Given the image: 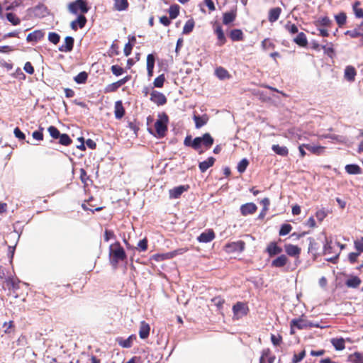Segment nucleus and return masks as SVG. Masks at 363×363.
Here are the masks:
<instances>
[{"instance_id":"51","label":"nucleus","mask_w":363,"mask_h":363,"mask_svg":"<svg viewBox=\"0 0 363 363\" xmlns=\"http://www.w3.org/2000/svg\"><path fill=\"white\" fill-rule=\"evenodd\" d=\"M60 138V143L63 145H69L72 143V140L67 134H61L60 136L58 138Z\"/></svg>"},{"instance_id":"32","label":"nucleus","mask_w":363,"mask_h":363,"mask_svg":"<svg viewBox=\"0 0 363 363\" xmlns=\"http://www.w3.org/2000/svg\"><path fill=\"white\" fill-rule=\"evenodd\" d=\"M128 7L127 0H114V9L118 11H125Z\"/></svg>"},{"instance_id":"43","label":"nucleus","mask_w":363,"mask_h":363,"mask_svg":"<svg viewBox=\"0 0 363 363\" xmlns=\"http://www.w3.org/2000/svg\"><path fill=\"white\" fill-rule=\"evenodd\" d=\"M194 25H195V23H194V21L192 18L188 20L185 23L184 26L183 28V33L184 34H189V33H191L193 30L194 28Z\"/></svg>"},{"instance_id":"8","label":"nucleus","mask_w":363,"mask_h":363,"mask_svg":"<svg viewBox=\"0 0 363 363\" xmlns=\"http://www.w3.org/2000/svg\"><path fill=\"white\" fill-rule=\"evenodd\" d=\"M86 21V18L84 15H78L77 18L70 23V27L73 30L76 31L79 28H83Z\"/></svg>"},{"instance_id":"35","label":"nucleus","mask_w":363,"mask_h":363,"mask_svg":"<svg viewBox=\"0 0 363 363\" xmlns=\"http://www.w3.org/2000/svg\"><path fill=\"white\" fill-rule=\"evenodd\" d=\"M230 38L233 41H239L242 40L243 33L240 29H233L230 31Z\"/></svg>"},{"instance_id":"58","label":"nucleus","mask_w":363,"mask_h":363,"mask_svg":"<svg viewBox=\"0 0 363 363\" xmlns=\"http://www.w3.org/2000/svg\"><path fill=\"white\" fill-rule=\"evenodd\" d=\"M318 24L323 26H328L331 23V21L330 18L327 16H324L322 18H320L318 21Z\"/></svg>"},{"instance_id":"36","label":"nucleus","mask_w":363,"mask_h":363,"mask_svg":"<svg viewBox=\"0 0 363 363\" xmlns=\"http://www.w3.org/2000/svg\"><path fill=\"white\" fill-rule=\"evenodd\" d=\"M304 147L306 149H307L311 152L315 154V155H320L323 150V147L320 145H315L311 144H306L304 145Z\"/></svg>"},{"instance_id":"17","label":"nucleus","mask_w":363,"mask_h":363,"mask_svg":"<svg viewBox=\"0 0 363 363\" xmlns=\"http://www.w3.org/2000/svg\"><path fill=\"white\" fill-rule=\"evenodd\" d=\"M44 37V33L40 30H36L27 35L28 42H38Z\"/></svg>"},{"instance_id":"33","label":"nucleus","mask_w":363,"mask_h":363,"mask_svg":"<svg viewBox=\"0 0 363 363\" xmlns=\"http://www.w3.org/2000/svg\"><path fill=\"white\" fill-rule=\"evenodd\" d=\"M272 150L277 155L281 156H286L289 153L288 148L286 146H280L279 145H273Z\"/></svg>"},{"instance_id":"18","label":"nucleus","mask_w":363,"mask_h":363,"mask_svg":"<svg viewBox=\"0 0 363 363\" xmlns=\"http://www.w3.org/2000/svg\"><path fill=\"white\" fill-rule=\"evenodd\" d=\"M216 159L213 157H208L206 160L199 162V167L201 172H205L209 167L214 164Z\"/></svg>"},{"instance_id":"44","label":"nucleus","mask_w":363,"mask_h":363,"mask_svg":"<svg viewBox=\"0 0 363 363\" xmlns=\"http://www.w3.org/2000/svg\"><path fill=\"white\" fill-rule=\"evenodd\" d=\"M249 161L246 158L242 159L238 164V172L240 173H243L246 170Z\"/></svg>"},{"instance_id":"49","label":"nucleus","mask_w":363,"mask_h":363,"mask_svg":"<svg viewBox=\"0 0 363 363\" xmlns=\"http://www.w3.org/2000/svg\"><path fill=\"white\" fill-rule=\"evenodd\" d=\"M155 58L152 54L147 56V69H154Z\"/></svg>"},{"instance_id":"9","label":"nucleus","mask_w":363,"mask_h":363,"mask_svg":"<svg viewBox=\"0 0 363 363\" xmlns=\"http://www.w3.org/2000/svg\"><path fill=\"white\" fill-rule=\"evenodd\" d=\"M135 340L136 336L135 335H131L126 339H124L121 337H117L116 342L121 347L123 348H130L132 347L133 341Z\"/></svg>"},{"instance_id":"25","label":"nucleus","mask_w":363,"mask_h":363,"mask_svg":"<svg viewBox=\"0 0 363 363\" xmlns=\"http://www.w3.org/2000/svg\"><path fill=\"white\" fill-rule=\"evenodd\" d=\"M281 9L279 7L273 8L269 11L268 19L271 23L277 21L281 14Z\"/></svg>"},{"instance_id":"52","label":"nucleus","mask_w":363,"mask_h":363,"mask_svg":"<svg viewBox=\"0 0 363 363\" xmlns=\"http://www.w3.org/2000/svg\"><path fill=\"white\" fill-rule=\"evenodd\" d=\"M285 28L286 30H288L291 34H295L298 32V27L291 22H287V23L285 25Z\"/></svg>"},{"instance_id":"5","label":"nucleus","mask_w":363,"mask_h":363,"mask_svg":"<svg viewBox=\"0 0 363 363\" xmlns=\"http://www.w3.org/2000/svg\"><path fill=\"white\" fill-rule=\"evenodd\" d=\"M168 121L167 116L166 115L164 116V118L157 120L155 123V128L157 136L159 138H162L165 135V133L167 130V123Z\"/></svg>"},{"instance_id":"48","label":"nucleus","mask_w":363,"mask_h":363,"mask_svg":"<svg viewBox=\"0 0 363 363\" xmlns=\"http://www.w3.org/2000/svg\"><path fill=\"white\" fill-rule=\"evenodd\" d=\"M350 358L352 363H363V355L360 352H354Z\"/></svg>"},{"instance_id":"45","label":"nucleus","mask_w":363,"mask_h":363,"mask_svg":"<svg viewBox=\"0 0 363 363\" xmlns=\"http://www.w3.org/2000/svg\"><path fill=\"white\" fill-rule=\"evenodd\" d=\"M60 36L57 33L50 32L48 33V40L54 45H57L60 42Z\"/></svg>"},{"instance_id":"14","label":"nucleus","mask_w":363,"mask_h":363,"mask_svg":"<svg viewBox=\"0 0 363 363\" xmlns=\"http://www.w3.org/2000/svg\"><path fill=\"white\" fill-rule=\"evenodd\" d=\"M284 250L286 253L291 257H298L301 250L299 247L291 244H286Z\"/></svg>"},{"instance_id":"7","label":"nucleus","mask_w":363,"mask_h":363,"mask_svg":"<svg viewBox=\"0 0 363 363\" xmlns=\"http://www.w3.org/2000/svg\"><path fill=\"white\" fill-rule=\"evenodd\" d=\"M150 100L158 106H162L166 104V96L157 91H152L150 94Z\"/></svg>"},{"instance_id":"59","label":"nucleus","mask_w":363,"mask_h":363,"mask_svg":"<svg viewBox=\"0 0 363 363\" xmlns=\"http://www.w3.org/2000/svg\"><path fill=\"white\" fill-rule=\"evenodd\" d=\"M305 355H306L305 351L301 352L298 354H295L294 355L292 362L298 363V362H301L304 358Z\"/></svg>"},{"instance_id":"64","label":"nucleus","mask_w":363,"mask_h":363,"mask_svg":"<svg viewBox=\"0 0 363 363\" xmlns=\"http://www.w3.org/2000/svg\"><path fill=\"white\" fill-rule=\"evenodd\" d=\"M322 48L324 50V52L329 56H331L334 52V50L333 48V45L331 43L330 44V45H323Z\"/></svg>"},{"instance_id":"12","label":"nucleus","mask_w":363,"mask_h":363,"mask_svg":"<svg viewBox=\"0 0 363 363\" xmlns=\"http://www.w3.org/2000/svg\"><path fill=\"white\" fill-rule=\"evenodd\" d=\"M74 38L67 36L65 39V44L59 47V50L63 52H68L72 50L74 46Z\"/></svg>"},{"instance_id":"29","label":"nucleus","mask_w":363,"mask_h":363,"mask_svg":"<svg viewBox=\"0 0 363 363\" xmlns=\"http://www.w3.org/2000/svg\"><path fill=\"white\" fill-rule=\"evenodd\" d=\"M201 145H203L207 149L210 148L213 144L214 140L209 133L203 134V136L201 137Z\"/></svg>"},{"instance_id":"61","label":"nucleus","mask_w":363,"mask_h":363,"mask_svg":"<svg viewBox=\"0 0 363 363\" xmlns=\"http://www.w3.org/2000/svg\"><path fill=\"white\" fill-rule=\"evenodd\" d=\"M281 340L282 338L280 335H275L273 334L271 335V341L275 346L279 345L281 342Z\"/></svg>"},{"instance_id":"22","label":"nucleus","mask_w":363,"mask_h":363,"mask_svg":"<svg viewBox=\"0 0 363 363\" xmlns=\"http://www.w3.org/2000/svg\"><path fill=\"white\" fill-rule=\"evenodd\" d=\"M357 72L354 67L347 66L345 69V78L349 82H353L355 79Z\"/></svg>"},{"instance_id":"47","label":"nucleus","mask_w":363,"mask_h":363,"mask_svg":"<svg viewBox=\"0 0 363 363\" xmlns=\"http://www.w3.org/2000/svg\"><path fill=\"white\" fill-rule=\"evenodd\" d=\"M165 81V77L164 74H160L157 78L155 79L153 84L157 88H161L163 86L164 82Z\"/></svg>"},{"instance_id":"63","label":"nucleus","mask_w":363,"mask_h":363,"mask_svg":"<svg viewBox=\"0 0 363 363\" xmlns=\"http://www.w3.org/2000/svg\"><path fill=\"white\" fill-rule=\"evenodd\" d=\"M315 216L318 220L322 221L327 216V213L324 209H320L316 212Z\"/></svg>"},{"instance_id":"21","label":"nucleus","mask_w":363,"mask_h":363,"mask_svg":"<svg viewBox=\"0 0 363 363\" xmlns=\"http://www.w3.org/2000/svg\"><path fill=\"white\" fill-rule=\"evenodd\" d=\"M267 252L270 257H272L280 254L282 252V249L276 242H270L267 247Z\"/></svg>"},{"instance_id":"60","label":"nucleus","mask_w":363,"mask_h":363,"mask_svg":"<svg viewBox=\"0 0 363 363\" xmlns=\"http://www.w3.org/2000/svg\"><path fill=\"white\" fill-rule=\"evenodd\" d=\"M212 303L218 308H221L224 303V299L220 297H215L211 299Z\"/></svg>"},{"instance_id":"39","label":"nucleus","mask_w":363,"mask_h":363,"mask_svg":"<svg viewBox=\"0 0 363 363\" xmlns=\"http://www.w3.org/2000/svg\"><path fill=\"white\" fill-rule=\"evenodd\" d=\"M361 284V279L357 277H353L346 281V285L350 288H357Z\"/></svg>"},{"instance_id":"55","label":"nucleus","mask_w":363,"mask_h":363,"mask_svg":"<svg viewBox=\"0 0 363 363\" xmlns=\"http://www.w3.org/2000/svg\"><path fill=\"white\" fill-rule=\"evenodd\" d=\"M354 247L358 251V252H363V237H361L359 239H357L354 242Z\"/></svg>"},{"instance_id":"1","label":"nucleus","mask_w":363,"mask_h":363,"mask_svg":"<svg viewBox=\"0 0 363 363\" xmlns=\"http://www.w3.org/2000/svg\"><path fill=\"white\" fill-rule=\"evenodd\" d=\"M126 253L118 242L109 246V261L111 266L116 269L119 262L126 259Z\"/></svg>"},{"instance_id":"50","label":"nucleus","mask_w":363,"mask_h":363,"mask_svg":"<svg viewBox=\"0 0 363 363\" xmlns=\"http://www.w3.org/2000/svg\"><path fill=\"white\" fill-rule=\"evenodd\" d=\"M323 252L325 255L331 254L333 252V246H332V240H328L327 238L325 240V243L323 246Z\"/></svg>"},{"instance_id":"42","label":"nucleus","mask_w":363,"mask_h":363,"mask_svg":"<svg viewBox=\"0 0 363 363\" xmlns=\"http://www.w3.org/2000/svg\"><path fill=\"white\" fill-rule=\"evenodd\" d=\"M88 78V74L86 72H81L74 77V80L77 84H84Z\"/></svg>"},{"instance_id":"10","label":"nucleus","mask_w":363,"mask_h":363,"mask_svg":"<svg viewBox=\"0 0 363 363\" xmlns=\"http://www.w3.org/2000/svg\"><path fill=\"white\" fill-rule=\"evenodd\" d=\"M275 356L272 354L271 350L269 348L264 349L259 359V363H274Z\"/></svg>"},{"instance_id":"56","label":"nucleus","mask_w":363,"mask_h":363,"mask_svg":"<svg viewBox=\"0 0 363 363\" xmlns=\"http://www.w3.org/2000/svg\"><path fill=\"white\" fill-rule=\"evenodd\" d=\"M201 146V137L195 138L191 143V147L196 150H199Z\"/></svg>"},{"instance_id":"41","label":"nucleus","mask_w":363,"mask_h":363,"mask_svg":"<svg viewBox=\"0 0 363 363\" xmlns=\"http://www.w3.org/2000/svg\"><path fill=\"white\" fill-rule=\"evenodd\" d=\"M335 19L339 26V27L343 26L346 23L347 16L344 12H340V13L335 16Z\"/></svg>"},{"instance_id":"30","label":"nucleus","mask_w":363,"mask_h":363,"mask_svg":"<svg viewBox=\"0 0 363 363\" xmlns=\"http://www.w3.org/2000/svg\"><path fill=\"white\" fill-rule=\"evenodd\" d=\"M236 18V12L235 11H231L230 12H226L223 13V23L225 25H228L233 21H235Z\"/></svg>"},{"instance_id":"46","label":"nucleus","mask_w":363,"mask_h":363,"mask_svg":"<svg viewBox=\"0 0 363 363\" xmlns=\"http://www.w3.org/2000/svg\"><path fill=\"white\" fill-rule=\"evenodd\" d=\"M7 20L11 22L13 26H17L20 23V19L13 13H8L6 14Z\"/></svg>"},{"instance_id":"16","label":"nucleus","mask_w":363,"mask_h":363,"mask_svg":"<svg viewBox=\"0 0 363 363\" xmlns=\"http://www.w3.org/2000/svg\"><path fill=\"white\" fill-rule=\"evenodd\" d=\"M257 206L253 203H247L243 204L240 207V211L242 215L247 216L252 214L257 211Z\"/></svg>"},{"instance_id":"31","label":"nucleus","mask_w":363,"mask_h":363,"mask_svg":"<svg viewBox=\"0 0 363 363\" xmlns=\"http://www.w3.org/2000/svg\"><path fill=\"white\" fill-rule=\"evenodd\" d=\"M215 74L218 79L221 80L229 79L230 77L228 72L222 67H219L216 69Z\"/></svg>"},{"instance_id":"23","label":"nucleus","mask_w":363,"mask_h":363,"mask_svg":"<svg viewBox=\"0 0 363 363\" xmlns=\"http://www.w3.org/2000/svg\"><path fill=\"white\" fill-rule=\"evenodd\" d=\"M214 32L216 34L217 38L218 40V45L221 46L225 44L226 38L225 37L222 27L220 25H217L215 28Z\"/></svg>"},{"instance_id":"28","label":"nucleus","mask_w":363,"mask_h":363,"mask_svg":"<svg viewBox=\"0 0 363 363\" xmlns=\"http://www.w3.org/2000/svg\"><path fill=\"white\" fill-rule=\"evenodd\" d=\"M294 41L301 47H306L308 44L306 35L303 32L298 33L297 36L294 38Z\"/></svg>"},{"instance_id":"37","label":"nucleus","mask_w":363,"mask_h":363,"mask_svg":"<svg viewBox=\"0 0 363 363\" xmlns=\"http://www.w3.org/2000/svg\"><path fill=\"white\" fill-rule=\"evenodd\" d=\"M345 170L350 174H361V168L357 164H347L345 166Z\"/></svg>"},{"instance_id":"2","label":"nucleus","mask_w":363,"mask_h":363,"mask_svg":"<svg viewBox=\"0 0 363 363\" xmlns=\"http://www.w3.org/2000/svg\"><path fill=\"white\" fill-rule=\"evenodd\" d=\"M86 0H75L67 5L68 11L74 15H84L89 11Z\"/></svg>"},{"instance_id":"20","label":"nucleus","mask_w":363,"mask_h":363,"mask_svg":"<svg viewBox=\"0 0 363 363\" xmlns=\"http://www.w3.org/2000/svg\"><path fill=\"white\" fill-rule=\"evenodd\" d=\"M193 119L195 122L196 128L199 129L207 123L208 117L206 115H203L201 116L194 115Z\"/></svg>"},{"instance_id":"54","label":"nucleus","mask_w":363,"mask_h":363,"mask_svg":"<svg viewBox=\"0 0 363 363\" xmlns=\"http://www.w3.org/2000/svg\"><path fill=\"white\" fill-rule=\"evenodd\" d=\"M292 227L290 224H284L281 225L280 230H279V235L283 236L289 234L290 231L291 230Z\"/></svg>"},{"instance_id":"15","label":"nucleus","mask_w":363,"mask_h":363,"mask_svg":"<svg viewBox=\"0 0 363 363\" xmlns=\"http://www.w3.org/2000/svg\"><path fill=\"white\" fill-rule=\"evenodd\" d=\"M215 238L214 232L212 230H206L202 233L197 238L199 242L207 243L213 240Z\"/></svg>"},{"instance_id":"27","label":"nucleus","mask_w":363,"mask_h":363,"mask_svg":"<svg viewBox=\"0 0 363 363\" xmlns=\"http://www.w3.org/2000/svg\"><path fill=\"white\" fill-rule=\"evenodd\" d=\"M129 79H130V77L129 76H126V77H123V79H121L118 82H116L115 83H113L111 85H109L108 88V91H116L120 86H121L122 85L125 84L127 82H128Z\"/></svg>"},{"instance_id":"3","label":"nucleus","mask_w":363,"mask_h":363,"mask_svg":"<svg viewBox=\"0 0 363 363\" xmlns=\"http://www.w3.org/2000/svg\"><path fill=\"white\" fill-rule=\"evenodd\" d=\"M313 326H315V325L312 324L309 321H308L306 319L303 318H294L291 320L290 323V327H291V334H294V328H296L298 330H303L308 328H311Z\"/></svg>"},{"instance_id":"38","label":"nucleus","mask_w":363,"mask_h":363,"mask_svg":"<svg viewBox=\"0 0 363 363\" xmlns=\"http://www.w3.org/2000/svg\"><path fill=\"white\" fill-rule=\"evenodd\" d=\"M361 3L360 1H355L352 5V9L354 13L355 16L358 18H363V9L359 8Z\"/></svg>"},{"instance_id":"13","label":"nucleus","mask_w":363,"mask_h":363,"mask_svg":"<svg viewBox=\"0 0 363 363\" xmlns=\"http://www.w3.org/2000/svg\"><path fill=\"white\" fill-rule=\"evenodd\" d=\"M188 189V186L181 185L176 186L169 190V198L177 199L179 198L185 191Z\"/></svg>"},{"instance_id":"40","label":"nucleus","mask_w":363,"mask_h":363,"mask_svg":"<svg viewBox=\"0 0 363 363\" xmlns=\"http://www.w3.org/2000/svg\"><path fill=\"white\" fill-rule=\"evenodd\" d=\"M180 7L177 4H173L170 6L169 9V17L171 19L176 18L179 14Z\"/></svg>"},{"instance_id":"19","label":"nucleus","mask_w":363,"mask_h":363,"mask_svg":"<svg viewBox=\"0 0 363 363\" xmlns=\"http://www.w3.org/2000/svg\"><path fill=\"white\" fill-rule=\"evenodd\" d=\"M150 325L145 321H142L140 325L139 335L141 339H145L149 336L150 334Z\"/></svg>"},{"instance_id":"6","label":"nucleus","mask_w":363,"mask_h":363,"mask_svg":"<svg viewBox=\"0 0 363 363\" xmlns=\"http://www.w3.org/2000/svg\"><path fill=\"white\" fill-rule=\"evenodd\" d=\"M33 13L34 16L38 18H44L50 13L48 7L43 4H38L33 7Z\"/></svg>"},{"instance_id":"62","label":"nucleus","mask_w":363,"mask_h":363,"mask_svg":"<svg viewBox=\"0 0 363 363\" xmlns=\"http://www.w3.org/2000/svg\"><path fill=\"white\" fill-rule=\"evenodd\" d=\"M345 35H350L351 38H357L360 35H363L358 30L354 29L352 30H347Z\"/></svg>"},{"instance_id":"57","label":"nucleus","mask_w":363,"mask_h":363,"mask_svg":"<svg viewBox=\"0 0 363 363\" xmlns=\"http://www.w3.org/2000/svg\"><path fill=\"white\" fill-rule=\"evenodd\" d=\"M111 72L116 76H120L123 73V69L118 65L111 66Z\"/></svg>"},{"instance_id":"26","label":"nucleus","mask_w":363,"mask_h":363,"mask_svg":"<svg viewBox=\"0 0 363 363\" xmlns=\"http://www.w3.org/2000/svg\"><path fill=\"white\" fill-rule=\"evenodd\" d=\"M288 262V258L285 255H281L277 257L272 262V266L275 267H282Z\"/></svg>"},{"instance_id":"53","label":"nucleus","mask_w":363,"mask_h":363,"mask_svg":"<svg viewBox=\"0 0 363 363\" xmlns=\"http://www.w3.org/2000/svg\"><path fill=\"white\" fill-rule=\"evenodd\" d=\"M50 136L55 139L58 138L60 136V133L58 129L55 126H50L48 129Z\"/></svg>"},{"instance_id":"4","label":"nucleus","mask_w":363,"mask_h":363,"mask_svg":"<svg viewBox=\"0 0 363 363\" xmlns=\"http://www.w3.org/2000/svg\"><path fill=\"white\" fill-rule=\"evenodd\" d=\"M233 318L240 319L246 315L248 312L247 306L242 302H238L233 307Z\"/></svg>"},{"instance_id":"11","label":"nucleus","mask_w":363,"mask_h":363,"mask_svg":"<svg viewBox=\"0 0 363 363\" xmlns=\"http://www.w3.org/2000/svg\"><path fill=\"white\" fill-rule=\"evenodd\" d=\"M225 247L228 252H242L245 248V243L242 241L234 242L228 244Z\"/></svg>"},{"instance_id":"34","label":"nucleus","mask_w":363,"mask_h":363,"mask_svg":"<svg viewBox=\"0 0 363 363\" xmlns=\"http://www.w3.org/2000/svg\"><path fill=\"white\" fill-rule=\"evenodd\" d=\"M331 343L336 350H342L345 349V340L343 338H333Z\"/></svg>"},{"instance_id":"24","label":"nucleus","mask_w":363,"mask_h":363,"mask_svg":"<svg viewBox=\"0 0 363 363\" xmlns=\"http://www.w3.org/2000/svg\"><path fill=\"white\" fill-rule=\"evenodd\" d=\"M114 108H115V110H114L115 117L117 119H121V118H123L125 114V110L123 106V104H122L121 101H117L115 103Z\"/></svg>"}]
</instances>
